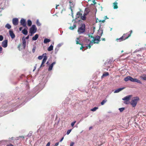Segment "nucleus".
I'll list each match as a JSON object with an SVG mask.
<instances>
[{
    "label": "nucleus",
    "instance_id": "nucleus-1",
    "mask_svg": "<svg viewBox=\"0 0 146 146\" xmlns=\"http://www.w3.org/2000/svg\"><path fill=\"white\" fill-rule=\"evenodd\" d=\"M91 37L93 38L92 40V41L88 39L86 40V41L87 43V44H85L86 48H90L91 46L93 44V43H98L100 41V37L99 36H97L95 37H93L91 36Z\"/></svg>",
    "mask_w": 146,
    "mask_h": 146
},
{
    "label": "nucleus",
    "instance_id": "nucleus-2",
    "mask_svg": "<svg viewBox=\"0 0 146 146\" xmlns=\"http://www.w3.org/2000/svg\"><path fill=\"white\" fill-rule=\"evenodd\" d=\"M85 31V26L84 24L81 25V26L78 28V32L79 34H81L84 33Z\"/></svg>",
    "mask_w": 146,
    "mask_h": 146
},
{
    "label": "nucleus",
    "instance_id": "nucleus-3",
    "mask_svg": "<svg viewBox=\"0 0 146 146\" xmlns=\"http://www.w3.org/2000/svg\"><path fill=\"white\" fill-rule=\"evenodd\" d=\"M139 100V98L138 97H134L132 100L130 102V104L133 107H135L136 106L138 101Z\"/></svg>",
    "mask_w": 146,
    "mask_h": 146
},
{
    "label": "nucleus",
    "instance_id": "nucleus-4",
    "mask_svg": "<svg viewBox=\"0 0 146 146\" xmlns=\"http://www.w3.org/2000/svg\"><path fill=\"white\" fill-rule=\"evenodd\" d=\"M37 28L35 25H33L30 30L29 32L31 34L30 35L32 36V34L35 33L36 32Z\"/></svg>",
    "mask_w": 146,
    "mask_h": 146
},
{
    "label": "nucleus",
    "instance_id": "nucleus-5",
    "mask_svg": "<svg viewBox=\"0 0 146 146\" xmlns=\"http://www.w3.org/2000/svg\"><path fill=\"white\" fill-rule=\"evenodd\" d=\"M131 95H129L125 96L122 99V100H124V103L126 104H128L129 103V101L131 98Z\"/></svg>",
    "mask_w": 146,
    "mask_h": 146
},
{
    "label": "nucleus",
    "instance_id": "nucleus-6",
    "mask_svg": "<svg viewBox=\"0 0 146 146\" xmlns=\"http://www.w3.org/2000/svg\"><path fill=\"white\" fill-rule=\"evenodd\" d=\"M125 34H123L122 36L119 38H117L116 39V40L117 41V42H120L128 38V36H127V37H126V38H123L125 37Z\"/></svg>",
    "mask_w": 146,
    "mask_h": 146
},
{
    "label": "nucleus",
    "instance_id": "nucleus-7",
    "mask_svg": "<svg viewBox=\"0 0 146 146\" xmlns=\"http://www.w3.org/2000/svg\"><path fill=\"white\" fill-rule=\"evenodd\" d=\"M12 23L14 25H17L18 24L19 21L18 19L14 18L12 20Z\"/></svg>",
    "mask_w": 146,
    "mask_h": 146
},
{
    "label": "nucleus",
    "instance_id": "nucleus-8",
    "mask_svg": "<svg viewBox=\"0 0 146 146\" xmlns=\"http://www.w3.org/2000/svg\"><path fill=\"white\" fill-rule=\"evenodd\" d=\"M21 25L23 27H26V23L25 20L23 18H22L20 21Z\"/></svg>",
    "mask_w": 146,
    "mask_h": 146
},
{
    "label": "nucleus",
    "instance_id": "nucleus-9",
    "mask_svg": "<svg viewBox=\"0 0 146 146\" xmlns=\"http://www.w3.org/2000/svg\"><path fill=\"white\" fill-rule=\"evenodd\" d=\"M8 41L7 40H3L2 43V46L4 48H6L7 46Z\"/></svg>",
    "mask_w": 146,
    "mask_h": 146
},
{
    "label": "nucleus",
    "instance_id": "nucleus-10",
    "mask_svg": "<svg viewBox=\"0 0 146 146\" xmlns=\"http://www.w3.org/2000/svg\"><path fill=\"white\" fill-rule=\"evenodd\" d=\"M131 82H137L138 83H139L140 84H142V83L141 82L140 80H138L137 78H133L132 77V78L131 79Z\"/></svg>",
    "mask_w": 146,
    "mask_h": 146
},
{
    "label": "nucleus",
    "instance_id": "nucleus-11",
    "mask_svg": "<svg viewBox=\"0 0 146 146\" xmlns=\"http://www.w3.org/2000/svg\"><path fill=\"white\" fill-rule=\"evenodd\" d=\"M9 33L11 38H13L15 37V35L14 34L13 31L11 30H10L9 31Z\"/></svg>",
    "mask_w": 146,
    "mask_h": 146
},
{
    "label": "nucleus",
    "instance_id": "nucleus-12",
    "mask_svg": "<svg viewBox=\"0 0 146 146\" xmlns=\"http://www.w3.org/2000/svg\"><path fill=\"white\" fill-rule=\"evenodd\" d=\"M131 78L132 77L131 76H129L125 78L124 79V80L126 82L128 80H130V81H131Z\"/></svg>",
    "mask_w": 146,
    "mask_h": 146
},
{
    "label": "nucleus",
    "instance_id": "nucleus-13",
    "mask_svg": "<svg viewBox=\"0 0 146 146\" xmlns=\"http://www.w3.org/2000/svg\"><path fill=\"white\" fill-rule=\"evenodd\" d=\"M130 32V34H129V33H127L126 34H125V37H124L123 38H126V37H127V36H128V38L129 37H130L131 36V34L132 32V30H131Z\"/></svg>",
    "mask_w": 146,
    "mask_h": 146
},
{
    "label": "nucleus",
    "instance_id": "nucleus-14",
    "mask_svg": "<svg viewBox=\"0 0 146 146\" xmlns=\"http://www.w3.org/2000/svg\"><path fill=\"white\" fill-rule=\"evenodd\" d=\"M69 3L70 4V9L72 11V8L73 7H74V4L73 3H72L71 1H70Z\"/></svg>",
    "mask_w": 146,
    "mask_h": 146
},
{
    "label": "nucleus",
    "instance_id": "nucleus-15",
    "mask_svg": "<svg viewBox=\"0 0 146 146\" xmlns=\"http://www.w3.org/2000/svg\"><path fill=\"white\" fill-rule=\"evenodd\" d=\"M22 39L23 40V46L25 48L26 45V41L25 40V38L24 37L22 38Z\"/></svg>",
    "mask_w": 146,
    "mask_h": 146
},
{
    "label": "nucleus",
    "instance_id": "nucleus-16",
    "mask_svg": "<svg viewBox=\"0 0 146 146\" xmlns=\"http://www.w3.org/2000/svg\"><path fill=\"white\" fill-rule=\"evenodd\" d=\"M38 35L37 34H36L32 38V40H36L38 38Z\"/></svg>",
    "mask_w": 146,
    "mask_h": 146
},
{
    "label": "nucleus",
    "instance_id": "nucleus-17",
    "mask_svg": "<svg viewBox=\"0 0 146 146\" xmlns=\"http://www.w3.org/2000/svg\"><path fill=\"white\" fill-rule=\"evenodd\" d=\"M117 3V2H114L113 3V7L114 9H117L118 8Z\"/></svg>",
    "mask_w": 146,
    "mask_h": 146
},
{
    "label": "nucleus",
    "instance_id": "nucleus-18",
    "mask_svg": "<svg viewBox=\"0 0 146 146\" xmlns=\"http://www.w3.org/2000/svg\"><path fill=\"white\" fill-rule=\"evenodd\" d=\"M124 88H120L117 89L114 91V92L115 93H118L121 91Z\"/></svg>",
    "mask_w": 146,
    "mask_h": 146
},
{
    "label": "nucleus",
    "instance_id": "nucleus-19",
    "mask_svg": "<svg viewBox=\"0 0 146 146\" xmlns=\"http://www.w3.org/2000/svg\"><path fill=\"white\" fill-rule=\"evenodd\" d=\"M80 41V39L79 38H77L76 39V42L77 44H79L81 45H82V44L79 42Z\"/></svg>",
    "mask_w": 146,
    "mask_h": 146
},
{
    "label": "nucleus",
    "instance_id": "nucleus-20",
    "mask_svg": "<svg viewBox=\"0 0 146 146\" xmlns=\"http://www.w3.org/2000/svg\"><path fill=\"white\" fill-rule=\"evenodd\" d=\"M50 41V39L45 38L44 40V44H46L47 43L49 42Z\"/></svg>",
    "mask_w": 146,
    "mask_h": 146
},
{
    "label": "nucleus",
    "instance_id": "nucleus-21",
    "mask_svg": "<svg viewBox=\"0 0 146 146\" xmlns=\"http://www.w3.org/2000/svg\"><path fill=\"white\" fill-rule=\"evenodd\" d=\"M109 74L108 72H105L104 73L103 75L102 76V78H103L105 77L106 76H108Z\"/></svg>",
    "mask_w": 146,
    "mask_h": 146
},
{
    "label": "nucleus",
    "instance_id": "nucleus-22",
    "mask_svg": "<svg viewBox=\"0 0 146 146\" xmlns=\"http://www.w3.org/2000/svg\"><path fill=\"white\" fill-rule=\"evenodd\" d=\"M22 33L24 35H26L28 33V31L27 30L25 29H24L22 31Z\"/></svg>",
    "mask_w": 146,
    "mask_h": 146
},
{
    "label": "nucleus",
    "instance_id": "nucleus-23",
    "mask_svg": "<svg viewBox=\"0 0 146 146\" xmlns=\"http://www.w3.org/2000/svg\"><path fill=\"white\" fill-rule=\"evenodd\" d=\"M53 46L51 45L48 48V51H51L53 49Z\"/></svg>",
    "mask_w": 146,
    "mask_h": 146
},
{
    "label": "nucleus",
    "instance_id": "nucleus-24",
    "mask_svg": "<svg viewBox=\"0 0 146 146\" xmlns=\"http://www.w3.org/2000/svg\"><path fill=\"white\" fill-rule=\"evenodd\" d=\"M76 27V25L74 24L72 26H71L69 27V29L71 30H73Z\"/></svg>",
    "mask_w": 146,
    "mask_h": 146
},
{
    "label": "nucleus",
    "instance_id": "nucleus-25",
    "mask_svg": "<svg viewBox=\"0 0 146 146\" xmlns=\"http://www.w3.org/2000/svg\"><path fill=\"white\" fill-rule=\"evenodd\" d=\"M11 27V26L8 23H7L5 26V27L8 29H10Z\"/></svg>",
    "mask_w": 146,
    "mask_h": 146
},
{
    "label": "nucleus",
    "instance_id": "nucleus-26",
    "mask_svg": "<svg viewBox=\"0 0 146 146\" xmlns=\"http://www.w3.org/2000/svg\"><path fill=\"white\" fill-rule=\"evenodd\" d=\"M107 100L106 99L103 100L101 102V104L102 105H104L107 102Z\"/></svg>",
    "mask_w": 146,
    "mask_h": 146
},
{
    "label": "nucleus",
    "instance_id": "nucleus-27",
    "mask_svg": "<svg viewBox=\"0 0 146 146\" xmlns=\"http://www.w3.org/2000/svg\"><path fill=\"white\" fill-rule=\"evenodd\" d=\"M140 78L143 80H146V75H143L142 76H141Z\"/></svg>",
    "mask_w": 146,
    "mask_h": 146
},
{
    "label": "nucleus",
    "instance_id": "nucleus-28",
    "mask_svg": "<svg viewBox=\"0 0 146 146\" xmlns=\"http://www.w3.org/2000/svg\"><path fill=\"white\" fill-rule=\"evenodd\" d=\"M32 21L30 20H28L27 21V25L29 26H30L32 25Z\"/></svg>",
    "mask_w": 146,
    "mask_h": 146
},
{
    "label": "nucleus",
    "instance_id": "nucleus-29",
    "mask_svg": "<svg viewBox=\"0 0 146 146\" xmlns=\"http://www.w3.org/2000/svg\"><path fill=\"white\" fill-rule=\"evenodd\" d=\"M103 31L102 30H99L98 31V34L100 36H102V34H103Z\"/></svg>",
    "mask_w": 146,
    "mask_h": 146
},
{
    "label": "nucleus",
    "instance_id": "nucleus-30",
    "mask_svg": "<svg viewBox=\"0 0 146 146\" xmlns=\"http://www.w3.org/2000/svg\"><path fill=\"white\" fill-rule=\"evenodd\" d=\"M108 18H107V16H105L104 17V20H100L99 21L100 22H102V23H104L105 21V20L106 19H108Z\"/></svg>",
    "mask_w": 146,
    "mask_h": 146
},
{
    "label": "nucleus",
    "instance_id": "nucleus-31",
    "mask_svg": "<svg viewBox=\"0 0 146 146\" xmlns=\"http://www.w3.org/2000/svg\"><path fill=\"white\" fill-rule=\"evenodd\" d=\"M53 66L51 64H50L49 65V66L48 68V71L51 70L52 69V68H53Z\"/></svg>",
    "mask_w": 146,
    "mask_h": 146
},
{
    "label": "nucleus",
    "instance_id": "nucleus-32",
    "mask_svg": "<svg viewBox=\"0 0 146 146\" xmlns=\"http://www.w3.org/2000/svg\"><path fill=\"white\" fill-rule=\"evenodd\" d=\"M82 14H81L80 12H78L77 13V14H76V16L78 17H79V16H82Z\"/></svg>",
    "mask_w": 146,
    "mask_h": 146
},
{
    "label": "nucleus",
    "instance_id": "nucleus-33",
    "mask_svg": "<svg viewBox=\"0 0 146 146\" xmlns=\"http://www.w3.org/2000/svg\"><path fill=\"white\" fill-rule=\"evenodd\" d=\"M98 109V108L97 107H95L91 110L93 111H96Z\"/></svg>",
    "mask_w": 146,
    "mask_h": 146
},
{
    "label": "nucleus",
    "instance_id": "nucleus-34",
    "mask_svg": "<svg viewBox=\"0 0 146 146\" xmlns=\"http://www.w3.org/2000/svg\"><path fill=\"white\" fill-rule=\"evenodd\" d=\"M36 24L38 26H40L41 25V24L40 23L38 19L36 20Z\"/></svg>",
    "mask_w": 146,
    "mask_h": 146
},
{
    "label": "nucleus",
    "instance_id": "nucleus-35",
    "mask_svg": "<svg viewBox=\"0 0 146 146\" xmlns=\"http://www.w3.org/2000/svg\"><path fill=\"white\" fill-rule=\"evenodd\" d=\"M59 49V48L56 47V48L55 49V52L56 54L57 52Z\"/></svg>",
    "mask_w": 146,
    "mask_h": 146
},
{
    "label": "nucleus",
    "instance_id": "nucleus-36",
    "mask_svg": "<svg viewBox=\"0 0 146 146\" xmlns=\"http://www.w3.org/2000/svg\"><path fill=\"white\" fill-rule=\"evenodd\" d=\"M125 109V108H119V110L120 112H122Z\"/></svg>",
    "mask_w": 146,
    "mask_h": 146
},
{
    "label": "nucleus",
    "instance_id": "nucleus-37",
    "mask_svg": "<svg viewBox=\"0 0 146 146\" xmlns=\"http://www.w3.org/2000/svg\"><path fill=\"white\" fill-rule=\"evenodd\" d=\"M81 19L83 20H85L86 19V17L84 15V16H81Z\"/></svg>",
    "mask_w": 146,
    "mask_h": 146
},
{
    "label": "nucleus",
    "instance_id": "nucleus-38",
    "mask_svg": "<svg viewBox=\"0 0 146 146\" xmlns=\"http://www.w3.org/2000/svg\"><path fill=\"white\" fill-rule=\"evenodd\" d=\"M76 122V121H74L73 122H72L71 123V125L72 127H73L74 124Z\"/></svg>",
    "mask_w": 146,
    "mask_h": 146
},
{
    "label": "nucleus",
    "instance_id": "nucleus-39",
    "mask_svg": "<svg viewBox=\"0 0 146 146\" xmlns=\"http://www.w3.org/2000/svg\"><path fill=\"white\" fill-rule=\"evenodd\" d=\"M46 55V53H44L42 55V56L43 57H44V58L45 57H46V58H47Z\"/></svg>",
    "mask_w": 146,
    "mask_h": 146
},
{
    "label": "nucleus",
    "instance_id": "nucleus-40",
    "mask_svg": "<svg viewBox=\"0 0 146 146\" xmlns=\"http://www.w3.org/2000/svg\"><path fill=\"white\" fill-rule=\"evenodd\" d=\"M62 44H63L62 43H59L57 45L56 47L59 48L60 47Z\"/></svg>",
    "mask_w": 146,
    "mask_h": 146
},
{
    "label": "nucleus",
    "instance_id": "nucleus-41",
    "mask_svg": "<svg viewBox=\"0 0 146 146\" xmlns=\"http://www.w3.org/2000/svg\"><path fill=\"white\" fill-rule=\"evenodd\" d=\"M47 58H46V57L44 58H43V59L42 62L45 63L46 62V60L47 59Z\"/></svg>",
    "mask_w": 146,
    "mask_h": 146
},
{
    "label": "nucleus",
    "instance_id": "nucleus-42",
    "mask_svg": "<svg viewBox=\"0 0 146 146\" xmlns=\"http://www.w3.org/2000/svg\"><path fill=\"white\" fill-rule=\"evenodd\" d=\"M42 56H40L38 57V59L39 60H41L43 58Z\"/></svg>",
    "mask_w": 146,
    "mask_h": 146
},
{
    "label": "nucleus",
    "instance_id": "nucleus-43",
    "mask_svg": "<svg viewBox=\"0 0 146 146\" xmlns=\"http://www.w3.org/2000/svg\"><path fill=\"white\" fill-rule=\"evenodd\" d=\"M72 130L71 129H69V130H68L67 131V135H68L70 133V132Z\"/></svg>",
    "mask_w": 146,
    "mask_h": 146
},
{
    "label": "nucleus",
    "instance_id": "nucleus-44",
    "mask_svg": "<svg viewBox=\"0 0 146 146\" xmlns=\"http://www.w3.org/2000/svg\"><path fill=\"white\" fill-rule=\"evenodd\" d=\"M3 37L2 35H0V41H2L3 39Z\"/></svg>",
    "mask_w": 146,
    "mask_h": 146
},
{
    "label": "nucleus",
    "instance_id": "nucleus-45",
    "mask_svg": "<svg viewBox=\"0 0 146 146\" xmlns=\"http://www.w3.org/2000/svg\"><path fill=\"white\" fill-rule=\"evenodd\" d=\"M35 49L36 47H34L32 49V52L33 53H34L35 52Z\"/></svg>",
    "mask_w": 146,
    "mask_h": 146
},
{
    "label": "nucleus",
    "instance_id": "nucleus-46",
    "mask_svg": "<svg viewBox=\"0 0 146 146\" xmlns=\"http://www.w3.org/2000/svg\"><path fill=\"white\" fill-rule=\"evenodd\" d=\"M45 63L42 62L41 65H40V68H41L42 66H44V65L43 66V65L44 63Z\"/></svg>",
    "mask_w": 146,
    "mask_h": 146
},
{
    "label": "nucleus",
    "instance_id": "nucleus-47",
    "mask_svg": "<svg viewBox=\"0 0 146 146\" xmlns=\"http://www.w3.org/2000/svg\"><path fill=\"white\" fill-rule=\"evenodd\" d=\"M45 63L42 62L41 65H40V68H41L42 66H44V65L43 66V65L44 63Z\"/></svg>",
    "mask_w": 146,
    "mask_h": 146
},
{
    "label": "nucleus",
    "instance_id": "nucleus-48",
    "mask_svg": "<svg viewBox=\"0 0 146 146\" xmlns=\"http://www.w3.org/2000/svg\"><path fill=\"white\" fill-rule=\"evenodd\" d=\"M74 144V143L72 142L70 144V146H73Z\"/></svg>",
    "mask_w": 146,
    "mask_h": 146
},
{
    "label": "nucleus",
    "instance_id": "nucleus-49",
    "mask_svg": "<svg viewBox=\"0 0 146 146\" xmlns=\"http://www.w3.org/2000/svg\"><path fill=\"white\" fill-rule=\"evenodd\" d=\"M59 144V143L58 142L55 144L54 146H57Z\"/></svg>",
    "mask_w": 146,
    "mask_h": 146
},
{
    "label": "nucleus",
    "instance_id": "nucleus-50",
    "mask_svg": "<svg viewBox=\"0 0 146 146\" xmlns=\"http://www.w3.org/2000/svg\"><path fill=\"white\" fill-rule=\"evenodd\" d=\"M88 13H89V11L87 12L86 13H85L84 14V15L85 16L86 15H87V14Z\"/></svg>",
    "mask_w": 146,
    "mask_h": 146
},
{
    "label": "nucleus",
    "instance_id": "nucleus-51",
    "mask_svg": "<svg viewBox=\"0 0 146 146\" xmlns=\"http://www.w3.org/2000/svg\"><path fill=\"white\" fill-rule=\"evenodd\" d=\"M50 142H48L47 145H46V146H49L50 145Z\"/></svg>",
    "mask_w": 146,
    "mask_h": 146
},
{
    "label": "nucleus",
    "instance_id": "nucleus-52",
    "mask_svg": "<svg viewBox=\"0 0 146 146\" xmlns=\"http://www.w3.org/2000/svg\"><path fill=\"white\" fill-rule=\"evenodd\" d=\"M105 116L107 118H109V114L108 113V114H106L105 115Z\"/></svg>",
    "mask_w": 146,
    "mask_h": 146
},
{
    "label": "nucleus",
    "instance_id": "nucleus-53",
    "mask_svg": "<svg viewBox=\"0 0 146 146\" xmlns=\"http://www.w3.org/2000/svg\"><path fill=\"white\" fill-rule=\"evenodd\" d=\"M2 50V47L1 46H0V53H1V51Z\"/></svg>",
    "mask_w": 146,
    "mask_h": 146
},
{
    "label": "nucleus",
    "instance_id": "nucleus-54",
    "mask_svg": "<svg viewBox=\"0 0 146 146\" xmlns=\"http://www.w3.org/2000/svg\"><path fill=\"white\" fill-rule=\"evenodd\" d=\"M82 46H81V47H80V50H82L83 48H84V47H83L82 45H81Z\"/></svg>",
    "mask_w": 146,
    "mask_h": 146
},
{
    "label": "nucleus",
    "instance_id": "nucleus-55",
    "mask_svg": "<svg viewBox=\"0 0 146 146\" xmlns=\"http://www.w3.org/2000/svg\"><path fill=\"white\" fill-rule=\"evenodd\" d=\"M56 62H53L52 64H51L53 66L55 64Z\"/></svg>",
    "mask_w": 146,
    "mask_h": 146
},
{
    "label": "nucleus",
    "instance_id": "nucleus-56",
    "mask_svg": "<svg viewBox=\"0 0 146 146\" xmlns=\"http://www.w3.org/2000/svg\"><path fill=\"white\" fill-rule=\"evenodd\" d=\"M29 38V35H28V36H27L26 38H25V39H28Z\"/></svg>",
    "mask_w": 146,
    "mask_h": 146
},
{
    "label": "nucleus",
    "instance_id": "nucleus-57",
    "mask_svg": "<svg viewBox=\"0 0 146 146\" xmlns=\"http://www.w3.org/2000/svg\"><path fill=\"white\" fill-rule=\"evenodd\" d=\"M6 146H14L13 145H12V144H10L9 145H8Z\"/></svg>",
    "mask_w": 146,
    "mask_h": 146
},
{
    "label": "nucleus",
    "instance_id": "nucleus-58",
    "mask_svg": "<svg viewBox=\"0 0 146 146\" xmlns=\"http://www.w3.org/2000/svg\"><path fill=\"white\" fill-rule=\"evenodd\" d=\"M64 139V137H62L60 140V142H61Z\"/></svg>",
    "mask_w": 146,
    "mask_h": 146
},
{
    "label": "nucleus",
    "instance_id": "nucleus-59",
    "mask_svg": "<svg viewBox=\"0 0 146 146\" xmlns=\"http://www.w3.org/2000/svg\"><path fill=\"white\" fill-rule=\"evenodd\" d=\"M19 100L20 101H22V98H18Z\"/></svg>",
    "mask_w": 146,
    "mask_h": 146
},
{
    "label": "nucleus",
    "instance_id": "nucleus-60",
    "mask_svg": "<svg viewBox=\"0 0 146 146\" xmlns=\"http://www.w3.org/2000/svg\"><path fill=\"white\" fill-rule=\"evenodd\" d=\"M22 29H23V28L22 27H20L19 28V30L20 31H21L22 30Z\"/></svg>",
    "mask_w": 146,
    "mask_h": 146
},
{
    "label": "nucleus",
    "instance_id": "nucleus-61",
    "mask_svg": "<svg viewBox=\"0 0 146 146\" xmlns=\"http://www.w3.org/2000/svg\"><path fill=\"white\" fill-rule=\"evenodd\" d=\"M95 27H93V30L94 32L95 31Z\"/></svg>",
    "mask_w": 146,
    "mask_h": 146
},
{
    "label": "nucleus",
    "instance_id": "nucleus-62",
    "mask_svg": "<svg viewBox=\"0 0 146 146\" xmlns=\"http://www.w3.org/2000/svg\"><path fill=\"white\" fill-rule=\"evenodd\" d=\"M102 40L103 41H105V38H102Z\"/></svg>",
    "mask_w": 146,
    "mask_h": 146
},
{
    "label": "nucleus",
    "instance_id": "nucleus-63",
    "mask_svg": "<svg viewBox=\"0 0 146 146\" xmlns=\"http://www.w3.org/2000/svg\"><path fill=\"white\" fill-rule=\"evenodd\" d=\"M59 6V5H56V9H57L58 7V6Z\"/></svg>",
    "mask_w": 146,
    "mask_h": 146
},
{
    "label": "nucleus",
    "instance_id": "nucleus-64",
    "mask_svg": "<svg viewBox=\"0 0 146 146\" xmlns=\"http://www.w3.org/2000/svg\"><path fill=\"white\" fill-rule=\"evenodd\" d=\"M31 134H30H30H29L28 135V136H31Z\"/></svg>",
    "mask_w": 146,
    "mask_h": 146
}]
</instances>
